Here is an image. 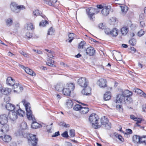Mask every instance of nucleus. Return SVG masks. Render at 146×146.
<instances>
[{"instance_id": "nucleus-16", "label": "nucleus", "mask_w": 146, "mask_h": 146, "mask_svg": "<svg viewBox=\"0 0 146 146\" xmlns=\"http://www.w3.org/2000/svg\"><path fill=\"white\" fill-rule=\"evenodd\" d=\"M95 50L92 47H88L86 50V53L87 55L90 56H93L95 53Z\"/></svg>"}, {"instance_id": "nucleus-55", "label": "nucleus", "mask_w": 146, "mask_h": 146, "mask_svg": "<svg viewBox=\"0 0 146 146\" xmlns=\"http://www.w3.org/2000/svg\"><path fill=\"white\" fill-rule=\"evenodd\" d=\"M47 60L48 61V60H50V62H47L46 63V64L47 65H48L50 66H51V65H52V63H54V61L52 60H50L49 58H48V59H47Z\"/></svg>"}, {"instance_id": "nucleus-61", "label": "nucleus", "mask_w": 146, "mask_h": 146, "mask_svg": "<svg viewBox=\"0 0 146 146\" xmlns=\"http://www.w3.org/2000/svg\"><path fill=\"white\" fill-rule=\"evenodd\" d=\"M99 27L100 28L102 29H103L104 28V27L103 25V23H100L99 25Z\"/></svg>"}, {"instance_id": "nucleus-35", "label": "nucleus", "mask_w": 146, "mask_h": 146, "mask_svg": "<svg viewBox=\"0 0 146 146\" xmlns=\"http://www.w3.org/2000/svg\"><path fill=\"white\" fill-rule=\"evenodd\" d=\"M120 7L122 12L124 13H125L128 10V7L125 5L121 6Z\"/></svg>"}, {"instance_id": "nucleus-40", "label": "nucleus", "mask_w": 146, "mask_h": 146, "mask_svg": "<svg viewBox=\"0 0 146 146\" xmlns=\"http://www.w3.org/2000/svg\"><path fill=\"white\" fill-rule=\"evenodd\" d=\"M74 35L73 33H70L68 35V36L69 37V42L70 43L72 40L74 39Z\"/></svg>"}, {"instance_id": "nucleus-57", "label": "nucleus", "mask_w": 146, "mask_h": 146, "mask_svg": "<svg viewBox=\"0 0 146 146\" xmlns=\"http://www.w3.org/2000/svg\"><path fill=\"white\" fill-rule=\"evenodd\" d=\"M33 51L36 52L38 54H42V52L39 50L33 49Z\"/></svg>"}, {"instance_id": "nucleus-58", "label": "nucleus", "mask_w": 146, "mask_h": 146, "mask_svg": "<svg viewBox=\"0 0 146 146\" xmlns=\"http://www.w3.org/2000/svg\"><path fill=\"white\" fill-rule=\"evenodd\" d=\"M126 131L127 133H126V134H131L132 133V130L130 129H127L126 130Z\"/></svg>"}, {"instance_id": "nucleus-23", "label": "nucleus", "mask_w": 146, "mask_h": 146, "mask_svg": "<svg viewBox=\"0 0 146 146\" xmlns=\"http://www.w3.org/2000/svg\"><path fill=\"white\" fill-rule=\"evenodd\" d=\"M129 29L127 26L123 27L121 29V32L123 35H126Z\"/></svg>"}, {"instance_id": "nucleus-15", "label": "nucleus", "mask_w": 146, "mask_h": 146, "mask_svg": "<svg viewBox=\"0 0 146 146\" xmlns=\"http://www.w3.org/2000/svg\"><path fill=\"white\" fill-rule=\"evenodd\" d=\"M13 86V88L14 89V92H17L19 93L22 91L23 90V88L22 87L20 86L19 84H16L15 83Z\"/></svg>"}, {"instance_id": "nucleus-17", "label": "nucleus", "mask_w": 146, "mask_h": 146, "mask_svg": "<svg viewBox=\"0 0 146 146\" xmlns=\"http://www.w3.org/2000/svg\"><path fill=\"white\" fill-rule=\"evenodd\" d=\"M125 98L122 95L119 94L118 95L116 99V103H121L125 101Z\"/></svg>"}, {"instance_id": "nucleus-31", "label": "nucleus", "mask_w": 146, "mask_h": 146, "mask_svg": "<svg viewBox=\"0 0 146 146\" xmlns=\"http://www.w3.org/2000/svg\"><path fill=\"white\" fill-rule=\"evenodd\" d=\"M25 28L28 30H31L33 29V26L31 23H28L25 25Z\"/></svg>"}, {"instance_id": "nucleus-24", "label": "nucleus", "mask_w": 146, "mask_h": 146, "mask_svg": "<svg viewBox=\"0 0 146 146\" xmlns=\"http://www.w3.org/2000/svg\"><path fill=\"white\" fill-rule=\"evenodd\" d=\"M118 35V30L116 28H113L111 30V35L112 36L115 37Z\"/></svg>"}, {"instance_id": "nucleus-34", "label": "nucleus", "mask_w": 146, "mask_h": 146, "mask_svg": "<svg viewBox=\"0 0 146 146\" xmlns=\"http://www.w3.org/2000/svg\"><path fill=\"white\" fill-rule=\"evenodd\" d=\"M125 100V103L127 104H129L132 103V99L130 97L126 98Z\"/></svg>"}, {"instance_id": "nucleus-29", "label": "nucleus", "mask_w": 146, "mask_h": 146, "mask_svg": "<svg viewBox=\"0 0 146 146\" xmlns=\"http://www.w3.org/2000/svg\"><path fill=\"white\" fill-rule=\"evenodd\" d=\"M89 110V108H88L82 107L80 111L82 114H85L88 113Z\"/></svg>"}, {"instance_id": "nucleus-46", "label": "nucleus", "mask_w": 146, "mask_h": 146, "mask_svg": "<svg viewBox=\"0 0 146 146\" xmlns=\"http://www.w3.org/2000/svg\"><path fill=\"white\" fill-rule=\"evenodd\" d=\"M56 2V0H50L48 2L47 4L50 6H52L53 4L55 3Z\"/></svg>"}, {"instance_id": "nucleus-8", "label": "nucleus", "mask_w": 146, "mask_h": 146, "mask_svg": "<svg viewBox=\"0 0 146 146\" xmlns=\"http://www.w3.org/2000/svg\"><path fill=\"white\" fill-rule=\"evenodd\" d=\"M78 83L81 87L85 88L88 86V81L85 77H82L78 80Z\"/></svg>"}, {"instance_id": "nucleus-27", "label": "nucleus", "mask_w": 146, "mask_h": 146, "mask_svg": "<svg viewBox=\"0 0 146 146\" xmlns=\"http://www.w3.org/2000/svg\"><path fill=\"white\" fill-rule=\"evenodd\" d=\"M111 98V92L110 91L106 92L104 94V98L105 100H109Z\"/></svg>"}, {"instance_id": "nucleus-45", "label": "nucleus", "mask_w": 146, "mask_h": 146, "mask_svg": "<svg viewBox=\"0 0 146 146\" xmlns=\"http://www.w3.org/2000/svg\"><path fill=\"white\" fill-rule=\"evenodd\" d=\"M85 43V42L84 41H81L79 44L78 48L82 49Z\"/></svg>"}, {"instance_id": "nucleus-44", "label": "nucleus", "mask_w": 146, "mask_h": 146, "mask_svg": "<svg viewBox=\"0 0 146 146\" xmlns=\"http://www.w3.org/2000/svg\"><path fill=\"white\" fill-rule=\"evenodd\" d=\"M54 32V31L53 30V28L52 27H51L48 31L47 35H52L53 34Z\"/></svg>"}, {"instance_id": "nucleus-59", "label": "nucleus", "mask_w": 146, "mask_h": 146, "mask_svg": "<svg viewBox=\"0 0 146 146\" xmlns=\"http://www.w3.org/2000/svg\"><path fill=\"white\" fill-rule=\"evenodd\" d=\"M60 135L59 131H58L55 133L53 135H52V137H55L57 136Z\"/></svg>"}, {"instance_id": "nucleus-14", "label": "nucleus", "mask_w": 146, "mask_h": 146, "mask_svg": "<svg viewBox=\"0 0 146 146\" xmlns=\"http://www.w3.org/2000/svg\"><path fill=\"white\" fill-rule=\"evenodd\" d=\"M0 127V131L4 133L7 132L9 130V126L6 123H1Z\"/></svg>"}, {"instance_id": "nucleus-10", "label": "nucleus", "mask_w": 146, "mask_h": 146, "mask_svg": "<svg viewBox=\"0 0 146 146\" xmlns=\"http://www.w3.org/2000/svg\"><path fill=\"white\" fill-rule=\"evenodd\" d=\"M143 136L141 137L140 136L135 135L133 136V141L135 143H141L142 142H144L145 141V140L143 139Z\"/></svg>"}, {"instance_id": "nucleus-64", "label": "nucleus", "mask_w": 146, "mask_h": 146, "mask_svg": "<svg viewBox=\"0 0 146 146\" xmlns=\"http://www.w3.org/2000/svg\"><path fill=\"white\" fill-rule=\"evenodd\" d=\"M144 18V16L143 13H141L140 14L139 16L140 20H141L143 19Z\"/></svg>"}, {"instance_id": "nucleus-51", "label": "nucleus", "mask_w": 146, "mask_h": 146, "mask_svg": "<svg viewBox=\"0 0 146 146\" xmlns=\"http://www.w3.org/2000/svg\"><path fill=\"white\" fill-rule=\"evenodd\" d=\"M26 36L27 38H30L32 37L33 34L31 33H30L29 32H27Z\"/></svg>"}, {"instance_id": "nucleus-37", "label": "nucleus", "mask_w": 146, "mask_h": 146, "mask_svg": "<svg viewBox=\"0 0 146 146\" xmlns=\"http://www.w3.org/2000/svg\"><path fill=\"white\" fill-rule=\"evenodd\" d=\"M116 59L118 61H121L122 60V56L120 52H119L117 54Z\"/></svg>"}, {"instance_id": "nucleus-12", "label": "nucleus", "mask_w": 146, "mask_h": 146, "mask_svg": "<svg viewBox=\"0 0 146 146\" xmlns=\"http://www.w3.org/2000/svg\"><path fill=\"white\" fill-rule=\"evenodd\" d=\"M110 9L111 6L110 5L104 6L101 11L102 14L105 16L109 14Z\"/></svg>"}, {"instance_id": "nucleus-6", "label": "nucleus", "mask_w": 146, "mask_h": 146, "mask_svg": "<svg viewBox=\"0 0 146 146\" xmlns=\"http://www.w3.org/2000/svg\"><path fill=\"white\" fill-rule=\"evenodd\" d=\"M86 11L90 19L92 21L94 20V15L96 13H97L98 11H97L96 9L90 7L86 9Z\"/></svg>"}, {"instance_id": "nucleus-22", "label": "nucleus", "mask_w": 146, "mask_h": 146, "mask_svg": "<svg viewBox=\"0 0 146 146\" xmlns=\"http://www.w3.org/2000/svg\"><path fill=\"white\" fill-rule=\"evenodd\" d=\"M132 93L129 90H127L124 91L122 92V95L125 98L130 97L132 95Z\"/></svg>"}, {"instance_id": "nucleus-62", "label": "nucleus", "mask_w": 146, "mask_h": 146, "mask_svg": "<svg viewBox=\"0 0 146 146\" xmlns=\"http://www.w3.org/2000/svg\"><path fill=\"white\" fill-rule=\"evenodd\" d=\"M62 125L65 127H70V125L69 124H66L64 123H62Z\"/></svg>"}, {"instance_id": "nucleus-63", "label": "nucleus", "mask_w": 146, "mask_h": 146, "mask_svg": "<svg viewBox=\"0 0 146 146\" xmlns=\"http://www.w3.org/2000/svg\"><path fill=\"white\" fill-rule=\"evenodd\" d=\"M137 117H135L134 115H131L130 116V118L131 119L133 120L134 121H135V120L137 119Z\"/></svg>"}, {"instance_id": "nucleus-47", "label": "nucleus", "mask_w": 146, "mask_h": 146, "mask_svg": "<svg viewBox=\"0 0 146 146\" xmlns=\"http://www.w3.org/2000/svg\"><path fill=\"white\" fill-rule=\"evenodd\" d=\"M133 90L134 92L139 94H141L142 92L141 90L138 88H134Z\"/></svg>"}, {"instance_id": "nucleus-52", "label": "nucleus", "mask_w": 146, "mask_h": 146, "mask_svg": "<svg viewBox=\"0 0 146 146\" xmlns=\"http://www.w3.org/2000/svg\"><path fill=\"white\" fill-rule=\"evenodd\" d=\"M61 135L62 137H64L67 138L69 136L68 132L66 131L64 132Z\"/></svg>"}, {"instance_id": "nucleus-20", "label": "nucleus", "mask_w": 146, "mask_h": 146, "mask_svg": "<svg viewBox=\"0 0 146 146\" xmlns=\"http://www.w3.org/2000/svg\"><path fill=\"white\" fill-rule=\"evenodd\" d=\"M15 82V80L11 77H8L6 80L7 84L10 86H12Z\"/></svg>"}, {"instance_id": "nucleus-54", "label": "nucleus", "mask_w": 146, "mask_h": 146, "mask_svg": "<svg viewBox=\"0 0 146 146\" xmlns=\"http://www.w3.org/2000/svg\"><path fill=\"white\" fill-rule=\"evenodd\" d=\"M115 1L117 4L119 5H122L125 2L124 0H117Z\"/></svg>"}, {"instance_id": "nucleus-30", "label": "nucleus", "mask_w": 146, "mask_h": 146, "mask_svg": "<svg viewBox=\"0 0 146 146\" xmlns=\"http://www.w3.org/2000/svg\"><path fill=\"white\" fill-rule=\"evenodd\" d=\"M73 103L71 100H68L66 102V105L68 108H71L73 106Z\"/></svg>"}, {"instance_id": "nucleus-7", "label": "nucleus", "mask_w": 146, "mask_h": 146, "mask_svg": "<svg viewBox=\"0 0 146 146\" xmlns=\"http://www.w3.org/2000/svg\"><path fill=\"white\" fill-rule=\"evenodd\" d=\"M100 124L102 125H105V127L106 129H109L111 128V126L110 124L108 123L109 120L108 118L105 116L102 117L100 119Z\"/></svg>"}, {"instance_id": "nucleus-28", "label": "nucleus", "mask_w": 146, "mask_h": 146, "mask_svg": "<svg viewBox=\"0 0 146 146\" xmlns=\"http://www.w3.org/2000/svg\"><path fill=\"white\" fill-rule=\"evenodd\" d=\"M1 93L4 95H7L9 94V89L7 88H3L1 89Z\"/></svg>"}, {"instance_id": "nucleus-4", "label": "nucleus", "mask_w": 146, "mask_h": 146, "mask_svg": "<svg viewBox=\"0 0 146 146\" xmlns=\"http://www.w3.org/2000/svg\"><path fill=\"white\" fill-rule=\"evenodd\" d=\"M11 8L12 11L15 13H17L20 12L21 9H25V6L23 5L17 6L15 3H12L11 5Z\"/></svg>"}, {"instance_id": "nucleus-11", "label": "nucleus", "mask_w": 146, "mask_h": 146, "mask_svg": "<svg viewBox=\"0 0 146 146\" xmlns=\"http://www.w3.org/2000/svg\"><path fill=\"white\" fill-rule=\"evenodd\" d=\"M97 84L101 88H104L107 86V82L105 79L101 78L97 82Z\"/></svg>"}, {"instance_id": "nucleus-18", "label": "nucleus", "mask_w": 146, "mask_h": 146, "mask_svg": "<svg viewBox=\"0 0 146 146\" xmlns=\"http://www.w3.org/2000/svg\"><path fill=\"white\" fill-rule=\"evenodd\" d=\"M8 116L5 114L0 115V122L1 123H6L8 121Z\"/></svg>"}, {"instance_id": "nucleus-26", "label": "nucleus", "mask_w": 146, "mask_h": 146, "mask_svg": "<svg viewBox=\"0 0 146 146\" xmlns=\"http://www.w3.org/2000/svg\"><path fill=\"white\" fill-rule=\"evenodd\" d=\"M25 71L27 73L33 76H35L36 75L35 73H34L32 70L29 69L28 68H26L25 69Z\"/></svg>"}, {"instance_id": "nucleus-1", "label": "nucleus", "mask_w": 146, "mask_h": 146, "mask_svg": "<svg viewBox=\"0 0 146 146\" xmlns=\"http://www.w3.org/2000/svg\"><path fill=\"white\" fill-rule=\"evenodd\" d=\"M22 102L25 107L27 118L29 120H32L33 121L31 127L35 129L41 127L42 126L41 124L35 121V119L34 116L32 114V111L30 109L31 108L29 106V103L26 102L25 99L22 100Z\"/></svg>"}, {"instance_id": "nucleus-43", "label": "nucleus", "mask_w": 146, "mask_h": 146, "mask_svg": "<svg viewBox=\"0 0 146 146\" xmlns=\"http://www.w3.org/2000/svg\"><path fill=\"white\" fill-rule=\"evenodd\" d=\"M6 23L7 25L10 26L12 25L13 21L11 18L8 19L6 21Z\"/></svg>"}, {"instance_id": "nucleus-49", "label": "nucleus", "mask_w": 146, "mask_h": 146, "mask_svg": "<svg viewBox=\"0 0 146 146\" xmlns=\"http://www.w3.org/2000/svg\"><path fill=\"white\" fill-rule=\"evenodd\" d=\"M70 135L72 137H73L75 136V130L74 129H71L70 132Z\"/></svg>"}, {"instance_id": "nucleus-60", "label": "nucleus", "mask_w": 146, "mask_h": 146, "mask_svg": "<svg viewBox=\"0 0 146 146\" xmlns=\"http://www.w3.org/2000/svg\"><path fill=\"white\" fill-rule=\"evenodd\" d=\"M143 111L144 112H146V105H143L142 106Z\"/></svg>"}, {"instance_id": "nucleus-56", "label": "nucleus", "mask_w": 146, "mask_h": 146, "mask_svg": "<svg viewBox=\"0 0 146 146\" xmlns=\"http://www.w3.org/2000/svg\"><path fill=\"white\" fill-rule=\"evenodd\" d=\"M46 127L47 131L48 132H51L52 127L50 126L47 125L46 126Z\"/></svg>"}, {"instance_id": "nucleus-9", "label": "nucleus", "mask_w": 146, "mask_h": 146, "mask_svg": "<svg viewBox=\"0 0 146 146\" xmlns=\"http://www.w3.org/2000/svg\"><path fill=\"white\" fill-rule=\"evenodd\" d=\"M38 139L36 137L35 135L31 134L28 139V142L30 145H32L37 144Z\"/></svg>"}, {"instance_id": "nucleus-48", "label": "nucleus", "mask_w": 146, "mask_h": 146, "mask_svg": "<svg viewBox=\"0 0 146 146\" xmlns=\"http://www.w3.org/2000/svg\"><path fill=\"white\" fill-rule=\"evenodd\" d=\"M111 30L109 28H106L105 29V32L107 35H110Z\"/></svg>"}, {"instance_id": "nucleus-3", "label": "nucleus", "mask_w": 146, "mask_h": 146, "mask_svg": "<svg viewBox=\"0 0 146 146\" xmlns=\"http://www.w3.org/2000/svg\"><path fill=\"white\" fill-rule=\"evenodd\" d=\"M8 115L11 121H14L17 119L18 115L23 117L25 115V111L20 109L19 110H17L16 112L15 111L10 112Z\"/></svg>"}, {"instance_id": "nucleus-19", "label": "nucleus", "mask_w": 146, "mask_h": 146, "mask_svg": "<svg viewBox=\"0 0 146 146\" xmlns=\"http://www.w3.org/2000/svg\"><path fill=\"white\" fill-rule=\"evenodd\" d=\"M0 139H2L4 142L8 143L11 140V137L9 135H5L3 137V136L0 135Z\"/></svg>"}, {"instance_id": "nucleus-38", "label": "nucleus", "mask_w": 146, "mask_h": 146, "mask_svg": "<svg viewBox=\"0 0 146 146\" xmlns=\"http://www.w3.org/2000/svg\"><path fill=\"white\" fill-rule=\"evenodd\" d=\"M48 24V22L46 20H42L39 24V25L40 27H44L46 24Z\"/></svg>"}, {"instance_id": "nucleus-42", "label": "nucleus", "mask_w": 146, "mask_h": 146, "mask_svg": "<svg viewBox=\"0 0 146 146\" xmlns=\"http://www.w3.org/2000/svg\"><path fill=\"white\" fill-rule=\"evenodd\" d=\"M21 127L23 129H25L27 127V123L25 122H22L21 125Z\"/></svg>"}, {"instance_id": "nucleus-32", "label": "nucleus", "mask_w": 146, "mask_h": 146, "mask_svg": "<svg viewBox=\"0 0 146 146\" xmlns=\"http://www.w3.org/2000/svg\"><path fill=\"white\" fill-rule=\"evenodd\" d=\"M135 121H137L135 124L136 126H137L138 127H140L141 126L139 124V123H141V122L144 121V119L137 117V119L135 120Z\"/></svg>"}, {"instance_id": "nucleus-21", "label": "nucleus", "mask_w": 146, "mask_h": 146, "mask_svg": "<svg viewBox=\"0 0 146 146\" xmlns=\"http://www.w3.org/2000/svg\"><path fill=\"white\" fill-rule=\"evenodd\" d=\"M62 92L64 95L67 96H69L70 95L71 91L67 88L64 87L62 90Z\"/></svg>"}, {"instance_id": "nucleus-33", "label": "nucleus", "mask_w": 146, "mask_h": 146, "mask_svg": "<svg viewBox=\"0 0 146 146\" xmlns=\"http://www.w3.org/2000/svg\"><path fill=\"white\" fill-rule=\"evenodd\" d=\"M42 13H40L39 12V11L38 10H35L33 11V15L35 16H38V15H41L42 17L44 18L45 17V16L44 15H42L41 14Z\"/></svg>"}, {"instance_id": "nucleus-25", "label": "nucleus", "mask_w": 146, "mask_h": 146, "mask_svg": "<svg viewBox=\"0 0 146 146\" xmlns=\"http://www.w3.org/2000/svg\"><path fill=\"white\" fill-rule=\"evenodd\" d=\"M65 87L67 88L70 91H73L75 88L74 84L73 83H68L66 84Z\"/></svg>"}, {"instance_id": "nucleus-2", "label": "nucleus", "mask_w": 146, "mask_h": 146, "mask_svg": "<svg viewBox=\"0 0 146 146\" xmlns=\"http://www.w3.org/2000/svg\"><path fill=\"white\" fill-rule=\"evenodd\" d=\"M98 119L97 115L94 113L91 114L89 118L90 122L92 125V127L96 129L100 128L101 127V125L98 123Z\"/></svg>"}, {"instance_id": "nucleus-50", "label": "nucleus", "mask_w": 146, "mask_h": 146, "mask_svg": "<svg viewBox=\"0 0 146 146\" xmlns=\"http://www.w3.org/2000/svg\"><path fill=\"white\" fill-rule=\"evenodd\" d=\"M122 106L119 105H117L116 106V108L117 110L120 112H122L123 111V109L122 108Z\"/></svg>"}, {"instance_id": "nucleus-36", "label": "nucleus", "mask_w": 146, "mask_h": 146, "mask_svg": "<svg viewBox=\"0 0 146 146\" xmlns=\"http://www.w3.org/2000/svg\"><path fill=\"white\" fill-rule=\"evenodd\" d=\"M82 107L79 104H76L74 107L73 109L75 111L80 110V111Z\"/></svg>"}, {"instance_id": "nucleus-53", "label": "nucleus", "mask_w": 146, "mask_h": 146, "mask_svg": "<svg viewBox=\"0 0 146 146\" xmlns=\"http://www.w3.org/2000/svg\"><path fill=\"white\" fill-rule=\"evenodd\" d=\"M144 34V31L142 30H141L138 33V35L139 36H141L143 35Z\"/></svg>"}, {"instance_id": "nucleus-5", "label": "nucleus", "mask_w": 146, "mask_h": 146, "mask_svg": "<svg viewBox=\"0 0 146 146\" xmlns=\"http://www.w3.org/2000/svg\"><path fill=\"white\" fill-rule=\"evenodd\" d=\"M10 99L9 97L7 96H6L4 98V100L5 102H6L7 104L5 105V107L6 109L10 111H12L16 109V108L15 107L14 105L8 102L10 100Z\"/></svg>"}, {"instance_id": "nucleus-13", "label": "nucleus", "mask_w": 146, "mask_h": 146, "mask_svg": "<svg viewBox=\"0 0 146 146\" xmlns=\"http://www.w3.org/2000/svg\"><path fill=\"white\" fill-rule=\"evenodd\" d=\"M91 89L88 86L84 88L82 91V93L86 95H90L91 94Z\"/></svg>"}, {"instance_id": "nucleus-41", "label": "nucleus", "mask_w": 146, "mask_h": 146, "mask_svg": "<svg viewBox=\"0 0 146 146\" xmlns=\"http://www.w3.org/2000/svg\"><path fill=\"white\" fill-rule=\"evenodd\" d=\"M62 85L60 84H57L55 87V89L56 90L59 91L62 90Z\"/></svg>"}, {"instance_id": "nucleus-39", "label": "nucleus", "mask_w": 146, "mask_h": 146, "mask_svg": "<svg viewBox=\"0 0 146 146\" xmlns=\"http://www.w3.org/2000/svg\"><path fill=\"white\" fill-rule=\"evenodd\" d=\"M129 43L130 45L134 46L136 43V40L135 39L133 38L129 40Z\"/></svg>"}]
</instances>
